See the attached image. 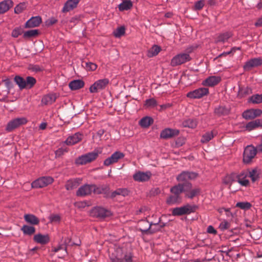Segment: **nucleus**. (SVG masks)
Here are the masks:
<instances>
[{"label":"nucleus","mask_w":262,"mask_h":262,"mask_svg":"<svg viewBox=\"0 0 262 262\" xmlns=\"http://www.w3.org/2000/svg\"><path fill=\"white\" fill-rule=\"evenodd\" d=\"M196 208L197 207L195 205L187 204L186 205L182 207L173 208L172 211V214L173 215L177 216L188 214L191 212H194Z\"/></svg>","instance_id":"obj_1"},{"label":"nucleus","mask_w":262,"mask_h":262,"mask_svg":"<svg viewBox=\"0 0 262 262\" xmlns=\"http://www.w3.org/2000/svg\"><path fill=\"white\" fill-rule=\"evenodd\" d=\"M98 156V153L93 151L82 155L75 160V164L77 165H84L95 160Z\"/></svg>","instance_id":"obj_2"},{"label":"nucleus","mask_w":262,"mask_h":262,"mask_svg":"<svg viewBox=\"0 0 262 262\" xmlns=\"http://www.w3.org/2000/svg\"><path fill=\"white\" fill-rule=\"evenodd\" d=\"M109 80L107 78L99 79L95 81L89 88L91 93H96L99 91L104 90L109 84Z\"/></svg>","instance_id":"obj_3"},{"label":"nucleus","mask_w":262,"mask_h":262,"mask_svg":"<svg viewBox=\"0 0 262 262\" xmlns=\"http://www.w3.org/2000/svg\"><path fill=\"white\" fill-rule=\"evenodd\" d=\"M191 60L190 55L187 53L179 54L173 57L170 62L172 67L177 66L183 64Z\"/></svg>","instance_id":"obj_4"},{"label":"nucleus","mask_w":262,"mask_h":262,"mask_svg":"<svg viewBox=\"0 0 262 262\" xmlns=\"http://www.w3.org/2000/svg\"><path fill=\"white\" fill-rule=\"evenodd\" d=\"M257 151L253 146H247L244 152L243 161L245 163H249L256 156Z\"/></svg>","instance_id":"obj_5"},{"label":"nucleus","mask_w":262,"mask_h":262,"mask_svg":"<svg viewBox=\"0 0 262 262\" xmlns=\"http://www.w3.org/2000/svg\"><path fill=\"white\" fill-rule=\"evenodd\" d=\"M91 214L92 216L100 219L108 217L112 214L110 210L101 207H96L92 209Z\"/></svg>","instance_id":"obj_6"},{"label":"nucleus","mask_w":262,"mask_h":262,"mask_svg":"<svg viewBox=\"0 0 262 262\" xmlns=\"http://www.w3.org/2000/svg\"><path fill=\"white\" fill-rule=\"evenodd\" d=\"M27 122V120L25 117L17 118L9 122L6 126V130L8 132H11L20 125L25 124Z\"/></svg>","instance_id":"obj_7"},{"label":"nucleus","mask_w":262,"mask_h":262,"mask_svg":"<svg viewBox=\"0 0 262 262\" xmlns=\"http://www.w3.org/2000/svg\"><path fill=\"white\" fill-rule=\"evenodd\" d=\"M53 181V178L50 177H41L33 182L32 187L35 188H42L51 184Z\"/></svg>","instance_id":"obj_8"},{"label":"nucleus","mask_w":262,"mask_h":262,"mask_svg":"<svg viewBox=\"0 0 262 262\" xmlns=\"http://www.w3.org/2000/svg\"><path fill=\"white\" fill-rule=\"evenodd\" d=\"M198 176V174L194 172H190L185 171L179 174L177 177V180L180 182L187 183L189 180H191L195 179Z\"/></svg>","instance_id":"obj_9"},{"label":"nucleus","mask_w":262,"mask_h":262,"mask_svg":"<svg viewBox=\"0 0 262 262\" xmlns=\"http://www.w3.org/2000/svg\"><path fill=\"white\" fill-rule=\"evenodd\" d=\"M209 93L207 88H200L187 94V97L191 99H198L207 95Z\"/></svg>","instance_id":"obj_10"},{"label":"nucleus","mask_w":262,"mask_h":262,"mask_svg":"<svg viewBox=\"0 0 262 262\" xmlns=\"http://www.w3.org/2000/svg\"><path fill=\"white\" fill-rule=\"evenodd\" d=\"M262 65L261 58H254L247 61L244 64L243 68L245 71H249L253 68Z\"/></svg>","instance_id":"obj_11"},{"label":"nucleus","mask_w":262,"mask_h":262,"mask_svg":"<svg viewBox=\"0 0 262 262\" xmlns=\"http://www.w3.org/2000/svg\"><path fill=\"white\" fill-rule=\"evenodd\" d=\"M124 155L123 153L119 151H116L112 156L105 159L104 161V165L109 166L114 163H117L119 160L123 158Z\"/></svg>","instance_id":"obj_12"},{"label":"nucleus","mask_w":262,"mask_h":262,"mask_svg":"<svg viewBox=\"0 0 262 262\" xmlns=\"http://www.w3.org/2000/svg\"><path fill=\"white\" fill-rule=\"evenodd\" d=\"M192 185L190 183H185V188L188 190H185V195L188 198L192 199L200 193L201 190L199 187L191 189Z\"/></svg>","instance_id":"obj_13"},{"label":"nucleus","mask_w":262,"mask_h":262,"mask_svg":"<svg viewBox=\"0 0 262 262\" xmlns=\"http://www.w3.org/2000/svg\"><path fill=\"white\" fill-rule=\"evenodd\" d=\"M179 134V130L167 128L161 132L160 137L164 139H167L176 137L178 136Z\"/></svg>","instance_id":"obj_14"},{"label":"nucleus","mask_w":262,"mask_h":262,"mask_svg":"<svg viewBox=\"0 0 262 262\" xmlns=\"http://www.w3.org/2000/svg\"><path fill=\"white\" fill-rule=\"evenodd\" d=\"M83 135L82 134L80 133H76L75 134L69 136L65 141L64 143L69 146L73 145L81 141Z\"/></svg>","instance_id":"obj_15"},{"label":"nucleus","mask_w":262,"mask_h":262,"mask_svg":"<svg viewBox=\"0 0 262 262\" xmlns=\"http://www.w3.org/2000/svg\"><path fill=\"white\" fill-rule=\"evenodd\" d=\"M41 21V17L40 16L32 17L25 23V28H31L37 27L40 25Z\"/></svg>","instance_id":"obj_16"},{"label":"nucleus","mask_w":262,"mask_h":262,"mask_svg":"<svg viewBox=\"0 0 262 262\" xmlns=\"http://www.w3.org/2000/svg\"><path fill=\"white\" fill-rule=\"evenodd\" d=\"M92 192V185L85 184L79 188L76 195L78 196H85L91 194Z\"/></svg>","instance_id":"obj_17"},{"label":"nucleus","mask_w":262,"mask_h":262,"mask_svg":"<svg viewBox=\"0 0 262 262\" xmlns=\"http://www.w3.org/2000/svg\"><path fill=\"white\" fill-rule=\"evenodd\" d=\"M151 176V173L149 171L145 172L139 171L134 175L133 178L135 181L144 182L148 181Z\"/></svg>","instance_id":"obj_18"},{"label":"nucleus","mask_w":262,"mask_h":262,"mask_svg":"<svg viewBox=\"0 0 262 262\" xmlns=\"http://www.w3.org/2000/svg\"><path fill=\"white\" fill-rule=\"evenodd\" d=\"M249 177L247 171H242L236 176L238 183L243 186H247L249 185V181L247 179Z\"/></svg>","instance_id":"obj_19"},{"label":"nucleus","mask_w":262,"mask_h":262,"mask_svg":"<svg viewBox=\"0 0 262 262\" xmlns=\"http://www.w3.org/2000/svg\"><path fill=\"white\" fill-rule=\"evenodd\" d=\"M80 0H68L64 5L62 12H69L76 8Z\"/></svg>","instance_id":"obj_20"},{"label":"nucleus","mask_w":262,"mask_h":262,"mask_svg":"<svg viewBox=\"0 0 262 262\" xmlns=\"http://www.w3.org/2000/svg\"><path fill=\"white\" fill-rule=\"evenodd\" d=\"M185 190H188V189L185 188V183H179L170 188V192L179 196H181V194L183 192H185Z\"/></svg>","instance_id":"obj_21"},{"label":"nucleus","mask_w":262,"mask_h":262,"mask_svg":"<svg viewBox=\"0 0 262 262\" xmlns=\"http://www.w3.org/2000/svg\"><path fill=\"white\" fill-rule=\"evenodd\" d=\"M221 80L219 76H212L206 79L203 82V85L208 86H213L217 84Z\"/></svg>","instance_id":"obj_22"},{"label":"nucleus","mask_w":262,"mask_h":262,"mask_svg":"<svg viewBox=\"0 0 262 262\" xmlns=\"http://www.w3.org/2000/svg\"><path fill=\"white\" fill-rule=\"evenodd\" d=\"M150 225H152V223H149L146 220L140 221L138 223V228L142 233L144 234H148Z\"/></svg>","instance_id":"obj_23"},{"label":"nucleus","mask_w":262,"mask_h":262,"mask_svg":"<svg viewBox=\"0 0 262 262\" xmlns=\"http://www.w3.org/2000/svg\"><path fill=\"white\" fill-rule=\"evenodd\" d=\"M110 188L107 186L101 185L97 186L96 185L92 184V192L95 194H107Z\"/></svg>","instance_id":"obj_24"},{"label":"nucleus","mask_w":262,"mask_h":262,"mask_svg":"<svg viewBox=\"0 0 262 262\" xmlns=\"http://www.w3.org/2000/svg\"><path fill=\"white\" fill-rule=\"evenodd\" d=\"M34 241L38 244L45 245L50 241V237L48 234H37L34 236Z\"/></svg>","instance_id":"obj_25"},{"label":"nucleus","mask_w":262,"mask_h":262,"mask_svg":"<svg viewBox=\"0 0 262 262\" xmlns=\"http://www.w3.org/2000/svg\"><path fill=\"white\" fill-rule=\"evenodd\" d=\"M128 193V191L127 189L119 188L112 192L111 194H110L108 190L107 194L105 195V196L107 198H114L117 195H122L123 196H125L127 195Z\"/></svg>","instance_id":"obj_26"},{"label":"nucleus","mask_w":262,"mask_h":262,"mask_svg":"<svg viewBox=\"0 0 262 262\" xmlns=\"http://www.w3.org/2000/svg\"><path fill=\"white\" fill-rule=\"evenodd\" d=\"M182 201V197L171 193L167 197L166 203L167 205L171 206L175 204H179Z\"/></svg>","instance_id":"obj_27"},{"label":"nucleus","mask_w":262,"mask_h":262,"mask_svg":"<svg viewBox=\"0 0 262 262\" xmlns=\"http://www.w3.org/2000/svg\"><path fill=\"white\" fill-rule=\"evenodd\" d=\"M84 86V82L82 80H74L69 83V86L72 91L77 90Z\"/></svg>","instance_id":"obj_28"},{"label":"nucleus","mask_w":262,"mask_h":262,"mask_svg":"<svg viewBox=\"0 0 262 262\" xmlns=\"http://www.w3.org/2000/svg\"><path fill=\"white\" fill-rule=\"evenodd\" d=\"M57 98L55 94H49L44 96L41 99V103L44 105H50L54 102Z\"/></svg>","instance_id":"obj_29"},{"label":"nucleus","mask_w":262,"mask_h":262,"mask_svg":"<svg viewBox=\"0 0 262 262\" xmlns=\"http://www.w3.org/2000/svg\"><path fill=\"white\" fill-rule=\"evenodd\" d=\"M13 3L11 0H5L0 3V14L4 13L13 6Z\"/></svg>","instance_id":"obj_30"},{"label":"nucleus","mask_w":262,"mask_h":262,"mask_svg":"<svg viewBox=\"0 0 262 262\" xmlns=\"http://www.w3.org/2000/svg\"><path fill=\"white\" fill-rule=\"evenodd\" d=\"M81 180L80 179L70 180L67 181L65 187L67 190H70L77 188L81 183Z\"/></svg>","instance_id":"obj_31"},{"label":"nucleus","mask_w":262,"mask_h":262,"mask_svg":"<svg viewBox=\"0 0 262 262\" xmlns=\"http://www.w3.org/2000/svg\"><path fill=\"white\" fill-rule=\"evenodd\" d=\"M262 127V119H256L248 122L246 125V128L249 130H251L255 128Z\"/></svg>","instance_id":"obj_32"},{"label":"nucleus","mask_w":262,"mask_h":262,"mask_svg":"<svg viewBox=\"0 0 262 262\" xmlns=\"http://www.w3.org/2000/svg\"><path fill=\"white\" fill-rule=\"evenodd\" d=\"M24 219L26 222L33 225H38L39 223V219L32 214H25Z\"/></svg>","instance_id":"obj_33"},{"label":"nucleus","mask_w":262,"mask_h":262,"mask_svg":"<svg viewBox=\"0 0 262 262\" xmlns=\"http://www.w3.org/2000/svg\"><path fill=\"white\" fill-rule=\"evenodd\" d=\"M214 113L218 115H227L232 112L229 106L220 105L214 109Z\"/></svg>","instance_id":"obj_34"},{"label":"nucleus","mask_w":262,"mask_h":262,"mask_svg":"<svg viewBox=\"0 0 262 262\" xmlns=\"http://www.w3.org/2000/svg\"><path fill=\"white\" fill-rule=\"evenodd\" d=\"M232 36V34L231 32H226L221 33L218 35L215 40V42H224L228 40L229 38Z\"/></svg>","instance_id":"obj_35"},{"label":"nucleus","mask_w":262,"mask_h":262,"mask_svg":"<svg viewBox=\"0 0 262 262\" xmlns=\"http://www.w3.org/2000/svg\"><path fill=\"white\" fill-rule=\"evenodd\" d=\"M133 7V3L130 0H124L118 6L119 11H123L130 9Z\"/></svg>","instance_id":"obj_36"},{"label":"nucleus","mask_w":262,"mask_h":262,"mask_svg":"<svg viewBox=\"0 0 262 262\" xmlns=\"http://www.w3.org/2000/svg\"><path fill=\"white\" fill-rule=\"evenodd\" d=\"M154 120L151 117L146 116L140 121L139 124L142 127L146 128L152 124Z\"/></svg>","instance_id":"obj_37"},{"label":"nucleus","mask_w":262,"mask_h":262,"mask_svg":"<svg viewBox=\"0 0 262 262\" xmlns=\"http://www.w3.org/2000/svg\"><path fill=\"white\" fill-rule=\"evenodd\" d=\"M161 50V47L157 45H154L151 48L147 53V56L148 57H152L156 56Z\"/></svg>","instance_id":"obj_38"},{"label":"nucleus","mask_w":262,"mask_h":262,"mask_svg":"<svg viewBox=\"0 0 262 262\" xmlns=\"http://www.w3.org/2000/svg\"><path fill=\"white\" fill-rule=\"evenodd\" d=\"M252 93V90L249 87L241 88L239 87L238 96L239 97H244L251 94Z\"/></svg>","instance_id":"obj_39"},{"label":"nucleus","mask_w":262,"mask_h":262,"mask_svg":"<svg viewBox=\"0 0 262 262\" xmlns=\"http://www.w3.org/2000/svg\"><path fill=\"white\" fill-rule=\"evenodd\" d=\"M21 230L24 234L29 235H32L35 232V228L33 226L28 225H24L21 228Z\"/></svg>","instance_id":"obj_40"},{"label":"nucleus","mask_w":262,"mask_h":262,"mask_svg":"<svg viewBox=\"0 0 262 262\" xmlns=\"http://www.w3.org/2000/svg\"><path fill=\"white\" fill-rule=\"evenodd\" d=\"M182 125L184 127L194 128L197 125V121L193 119H188L182 123Z\"/></svg>","instance_id":"obj_41"},{"label":"nucleus","mask_w":262,"mask_h":262,"mask_svg":"<svg viewBox=\"0 0 262 262\" xmlns=\"http://www.w3.org/2000/svg\"><path fill=\"white\" fill-rule=\"evenodd\" d=\"M39 34L38 30H30L26 31L23 34V37L25 39L37 36Z\"/></svg>","instance_id":"obj_42"},{"label":"nucleus","mask_w":262,"mask_h":262,"mask_svg":"<svg viewBox=\"0 0 262 262\" xmlns=\"http://www.w3.org/2000/svg\"><path fill=\"white\" fill-rule=\"evenodd\" d=\"M158 104L157 101L156 100L151 98L150 99H146L144 101V106L146 108H153L155 106H157Z\"/></svg>","instance_id":"obj_43"},{"label":"nucleus","mask_w":262,"mask_h":262,"mask_svg":"<svg viewBox=\"0 0 262 262\" xmlns=\"http://www.w3.org/2000/svg\"><path fill=\"white\" fill-rule=\"evenodd\" d=\"M249 102L253 104L262 103V94H255L251 96L249 99Z\"/></svg>","instance_id":"obj_44"},{"label":"nucleus","mask_w":262,"mask_h":262,"mask_svg":"<svg viewBox=\"0 0 262 262\" xmlns=\"http://www.w3.org/2000/svg\"><path fill=\"white\" fill-rule=\"evenodd\" d=\"M248 177L250 178L253 182H255L259 178V172L256 169L247 171Z\"/></svg>","instance_id":"obj_45"},{"label":"nucleus","mask_w":262,"mask_h":262,"mask_svg":"<svg viewBox=\"0 0 262 262\" xmlns=\"http://www.w3.org/2000/svg\"><path fill=\"white\" fill-rule=\"evenodd\" d=\"M14 81L20 89L26 88L25 80L23 77L19 76H16L14 78Z\"/></svg>","instance_id":"obj_46"},{"label":"nucleus","mask_w":262,"mask_h":262,"mask_svg":"<svg viewBox=\"0 0 262 262\" xmlns=\"http://www.w3.org/2000/svg\"><path fill=\"white\" fill-rule=\"evenodd\" d=\"M36 82V80L34 77L32 76H28L26 78V80H25L26 88L28 87L29 88H31L34 86Z\"/></svg>","instance_id":"obj_47"},{"label":"nucleus","mask_w":262,"mask_h":262,"mask_svg":"<svg viewBox=\"0 0 262 262\" xmlns=\"http://www.w3.org/2000/svg\"><path fill=\"white\" fill-rule=\"evenodd\" d=\"M252 206V205L247 202H238L236 204V207L244 210L249 209Z\"/></svg>","instance_id":"obj_48"},{"label":"nucleus","mask_w":262,"mask_h":262,"mask_svg":"<svg viewBox=\"0 0 262 262\" xmlns=\"http://www.w3.org/2000/svg\"><path fill=\"white\" fill-rule=\"evenodd\" d=\"M262 111L259 109H249L245 111L242 115H261Z\"/></svg>","instance_id":"obj_49"},{"label":"nucleus","mask_w":262,"mask_h":262,"mask_svg":"<svg viewBox=\"0 0 262 262\" xmlns=\"http://www.w3.org/2000/svg\"><path fill=\"white\" fill-rule=\"evenodd\" d=\"M28 69L32 72L37 73L42 71L43 70V68L42 67L39 65L30 64L28 66Z\"/></svg>","instance_id":"obj_50"},{"label":"nucleus","mask_w":262,"mask_h":262,"mask_svg":"<svg viewBox=\"0 0 262 262\" xmlns=\"http://www.w3.org/2000/svg\"><path fill=\"white\" fill-rule=\"evenodd\" d=\"M125 29L124 27L121 26L116 29L114 32V35L116 37H120L125 34Z\"/></svg>","instance_id":"obj_51"},{"label":"nucleus","mask_w":262,"mask_h":262,"mask_svg":"<svg viewBox=\"0 0 262 262\" xmlns=\"http://www.w3.org/2000/svg\"><path fill=\"white\" fill-rule=\"evenodd\" d=\"M213 138L212 132H208L204 134L201 140L202 143H207Z\"/></svg>","instance_id":"obj_52"},{"label":"nucleus","mask_w":262,"mask_h":262,"mask_svg":"<svg viewBox=\"0 0 262 262\" xmlns=\"http://www.w3.org/2000/svg\"><path fill=\"white\" fill-rule=\"evenodd\" d=\"M24 32L23 29L21 27H17L12 30V33H11V36L13 37L16 38L19 35L22 34L23 33L24 34Z\"/></svg>","instance_id":"obj_53"},{"label":"nucleus","mask_w":262,"mask_h":262,"mask_svg":"<svg viewBox=\"0 0 262 262\" xmlns=\"http://www.w3.org/2000/svg\"><path fill=\"white\" fill-rule=\"evenodd\" d=\"M26 9V4L25 3H20L14 8V12L16 14H19Z\"/></svg>","instance_id":"obj_54"},{"label":"nucleus","mask_w":262,"mask_h":262,"mask_svg":"<svg viewBox=\"0 0 262 262\" xmlns=\"http://www.w3.org/2000/svg\"><path fill=\"white\" fill-rule=\"evenodd\" d=\"M85 68L88 71H93L97 68V64L93 62H85Z\"/></svg>","instance_id":"obj_55"},{"label":"nucleus","mask_w":262,"mask_h":262,"mask_svg":"<svg viewBox=\"0 0 262 262\" xmlns=\"http://www.w3.org/2000/svg\"><path fill=\"white\" fill-rule=\"evenodd\" d=\"M160 230L161 229L159 227V223H152V225H150L149 233L152 234Z\"/></svg>","instance_id":"obj_56"},{"label":"nucleus","mask_w":262,"mask_h":262,"mask_svg":"<svg viewBox=\"0 0 262 262\" xmlns=\"http://www.w3.org/2000/svg\"><path fill=\"white\" fill-rule=\"evenodd\" d=\"M49 219L51 223H58L60 221V216L58 214H52Z\"/></svg>","instance_id":"obj_57"},{"label":"nucleus","mask_w":262,"mask_h":262,"mask_svg":"<svg viewBox=\"0 0 262 262\" xmlns=\"http://www.w3.org/2000/svg\"><path fill=\"white\" fill-rule=\"evenodd\" d=\"M205 5V1L200 0L195 2V9L197 10H200L203 8Z\"/></svg>","instance_id":"obj_58"},{"label":"nucleus","mask_w":262,"mask_h":262,"mask_svg":"<svg viewBox=\"0 0 262 262\" xmlns=\"http://www.w3.org/2000/svg\"><path fill=\"white\" fill-rule=\"evenodd\" d=\"M57 19L55 17H51L46 21L45 24L47 27H50L57 23Z\"/></svg>","instance_id":"obj_59"},{"label":"nucleus","mask_w":262,"mask_h":262,"mask_svg":"<svg viewBox=\"0 0 262 262\" xmlns=\"http://www.w3.org/2000/svg\"><path fill=\"white\" fill-rule=\"evenodd\" d=\"M230 227V224L229 222L226 221H224L220 224V228L221 229L224 230L228 229Z\"/></svg>","instance_id":"obj_60"},{"label":"nucleus","mask_w":262,"mask_h":262,"mask_svg":"<svg viewBox=\"0 0 262 262\" xmlns=\"http://www.w3.org/2000/svg\"><path fill=\"white\" fill-rule=\"evenodd\" d=\"M67 151L68 150L67 149V148H60L55 151V155L57 157H60L63 155L64 153L67 152Z\"/></svg>","instance_id":"obj_61"},{"label":"nucleus","mask_w":262,"mask_h":262,"mask_svg":"<svg viewBox=\"0 0 262 262\" xmlns=\"http://www.w3.org/2000/svg\"><path fill=\"white\" fill-rule=\"evenodd\" d=\"M171 106V104L170 103H166L163 105H160V108L159 110L160 111L166 110L168 108H170Z\"/></svg>","instance_id":"obj_62"},{"label":"nucleus","mask_w":262,"mask_h":262,"mask_svg":"<svg viewBox=\"0 0 262 262\" xmlns=\"http://www.w3.org/2000/svg\"><path fill=\"white\" fill-rule=\"evenodd\" d=\"M207 232L209 233L213 234H216L217 233L216 230L212 226H209L208 227Z\"/></svg>","instance_id":"obj_63"},{"label":"nucleus","mask_w":262,"mask_h":262,"mask_svg":"<svg viewBox=\"0 0 262 262\" xmlns=\"http://www.w3.org/2000/svg\"><path fill=\"white\" fill-rule=\"evenodd\" d=\"M3 82L5 83L6 86L8 89H10L12 86V83L11 81V80L9 79H6L4 80Z\"/></svg>","instance_id":"obj_64"}]
</instances>
